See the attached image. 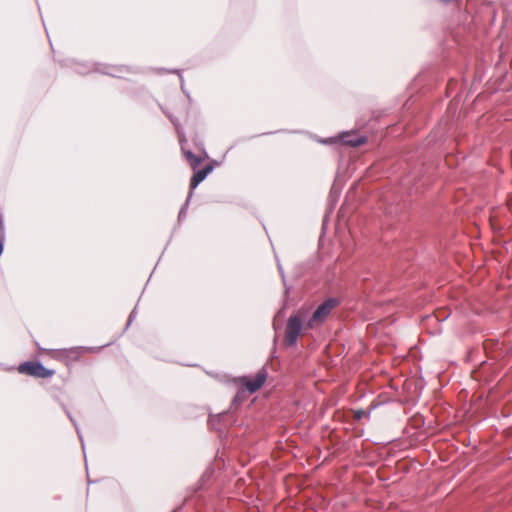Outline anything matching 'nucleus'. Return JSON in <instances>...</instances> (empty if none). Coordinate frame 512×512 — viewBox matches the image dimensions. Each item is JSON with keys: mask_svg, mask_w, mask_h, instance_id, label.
<instances>
[{"mask_svg": "<svg viewBox=\"0 0 512 512\" xmlns=\"http://www.w3.org/2000/svg\"><path fill=\"white\" fill-rule=\"evenodd\" d=\"M100 348L95 347H71L64 349H53L48 352V355L59 362H62L66 366L71 365L73 362H77L85 353H95Z\"/></svg>", "mask_w": 512, "mask_h": 512, "instance_id": "obj_1", "label": "nucleus"}, {"mask_svg": "<svg viewBox=\"0 0 512 512\" xmlns=\"http://www.w3.org/2000/svg\"><path fill=\"white\" fill-rule=\"evenodd\" d=\"M307 317L308 311L305 309H300L295 314L289 317L286 324L284 336V342L287 346H292L296 343L302 327L305 326L307 322ZM304 328L307 329L306 327Z\"/></svg>", "mask_w": 512, "mask_h": 512, "instance_id": "obj_2", "label": "nucleus"}, {"mask_svg": "<svg viewBox=\"0 0 512 512\" xmlns=\"http://www.w3.org/2000/svg\"><path fill=\"white\" fill-rule=\"evenodd\" d=\"M338 300L331 298L323 302L313 312L312 316L307 320L305 327L307 329H313L321 325L331 314V312L337 307Z\"/></svg>", "mask_w": 512, "mask_h": 512, "instance_id": "obj_3", "label": "nucleus"}, {"mask_svg": "<svg viewBox=\"0 0 512 512\" xmlns=\"http://www.w3.org/2000/svg\"><path fill=\"white\" fill-rule=\"evenodd\" d=\"M17 371L20 374L31 376L34 378H39V379H47V378L52 377L55 374L54 370L44 367L38 361L23 362L18 366Z\"/></svg>", "mask_w": 512, "mask_h": 512, "instance_id": "obj_4", "label": "nucleus"}, {"mask_svg": "<svg viewBox=\"0 0 512 512\" xmlns=\"http://www.w3.org/2000/svg\"><path fill=\"white\" fill-rule=\"evenodd\" d=\"M266 379H267V372L264 369H262L257 372V374L254 376L253 379L248 378V377H243L241 379V383L243 386H245V388L250 393H254L263 386Z\"/></svg>", "mask_w": 512, "mask_h": 512, "instance_id": "obj_5", "label": "nucleus"}, {"mask_svg": "<svg viewBox=\"0 0 512 512\" xmlns=\"http://www.w3.org/2000/svg\"><path fill=\"white\" fill-rule=\"evenodd\" d=\"M211 169L212 168L210 166H206L205 168L195 172L191 178L190 188L195 189L206 178Z\"/></svg>", "mask_w": 512, "mask_h": 512, "instance_id": "obj_6", "label": "nucleus"}, {"mask_svg": "<svg viewBox=\"0 0 512 512\" xmlns=\"http://www.w3.org/2000/svg\"><path fill=\"white\" fill-rule=\"evenodd\" d=\"M184 155H185V158L187 159V161L189 162L190 166L192 167V169H196L202 162V158L199 156H196L191 151H185Z\"/></svg>", "mask_w": 512, "mask_h": 512, "instance_id": "obj_7", "label": "nucleus"}, {"mask_svg": "<svg viewBox=\"0 0 512 512\" xmlns=\"http://www.w3.org/2000/svg\"><path fill=\"white\" fill-rule=\"evenodd\" d=\"M349 135H344L343 136V142L347 145H350L352 147H357V146H360L362 145L363 143H365V139L364 138H361V137H358V138H351L349 139L348 138Z\"/></svg>", "mask_w": 512, "mask_h": 512, "instance_id": "obj_8", "label": "nucleus"}, {"mask_svg": "<svg viewBox=\"0 0 512 512\" xmlns=\"http://www.w3.org/2000/svg\"><path fill=\"white\" fill-rule=\"evenodd\" d=\"M5 238V230H4V223L3 219L0 217V255L3 252V241Z\"/></svg>", "mask_w": 512, "mask_h": 512, "instance_id": "obj_9", "label": "nucleus"}, {"mask_svg": "<svg viewBox=\"0 0 512 512\" xmlns=\"http://www.w3.org/2000/svg\"><path fill=\"white\" fill-rule=\"evenodd\" d=\"M368 416H369V413L366 412L365 410H362V409L353 410V418L355 420H360L362 417H368Z\"/></svg>", "mask_w": 512, "mask_h": 512, "instance_id": "obj_10", "label": "nucleus"}]
</instances>
